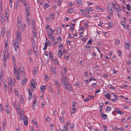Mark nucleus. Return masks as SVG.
<instances>
[{"mask_svg": "<svg viewBox=\"0 0 131 131\" xmlns=\"http://www.w3.org/2000/svg\"><path fill=\"white\" fill-rule=\"evenodd\" d=\"M16 67L14 66V73L15 75H19L20 72V69L17 70L16 69Z\"/></svg>", "mask_w": 131, "mask_h": 131, "instance_id": "nucleus-7", "label": "nucleus"}, {"mask_svg": "<svg viewBox=\"0 0 131 131\" xmlns=\"http://www.w3.org/2000/svg\"><path fill=\"white\" fill-rule=\"evenodd\" d=\"M62 49H60L58 53V56L59 57L61 58L62 55Z\"/></svg>", "mask_w": 131, "mask_h": 131, "instance_id": "nucleus-16", "label": "nucleus"}, {"mask_svg": "<svg viewBox=\"0 0 131 131\" xmlns=\"http://www.w3.org/2000/svg\"><path fill=\"white\" fill-rule=\"evenodd\" d=\"M57 31H59L60 32H59V33H60L61 32V29L60 27H59L58 28V29H57Z\"/></svg>", "mask_w": 131, "mask_h": 131, "instance_id": "nucleus-57", "label": "nucleus"}, {"mask_svg": "<svg viewBox=\"0 0 131 131\" xmlns=\"http://www.w3.org/2000/svg\"><path fill=\"white\" fill-rule=\"evenodd\" d=\"M113 23L111 22L109 23H108V27H112L113 25Z\"/></svg>", "mask_w": 131, "mask_h": 131, "instance_id": "nucleus-36", "label": "nucleus"}, {"mask_svg": "<svg viewBox=\"0 0 131 131\" xmlns=\"http://www.w3.org/2000/svg\"><path fill=\"white\" fill-rule=\"evenodd\" d=\"M49 6V5L48 4L45 3L44 5L45 7H47Z\"/></svg>", "mask_w": 131, "mask_h": 131, "instance_id": "nucleus-63", "label": "nucleus"}, {"mask_svg": "<svg viewBox=\"0 0 131 131\" xmlns=\"http://www.w3.org/2000/svg\"><path fill=\"white\" fill-rule=\"evenodd\" d=\"M68 91H71L72 90V88L71 85L69 84V83L68 84H66L65 85L63 86Z\"/></svg>", "mask_w": 131, "mask_h": 131, "instance_id": "nucleus-4", "label": "nucleus"}, {"mask_svg": "<svg viewBox=\"0 0 131 131\" xmlns=\"http://www.w3.org/2000/svg\"><path fill=\"white\" fill-rule=\"evenodd\" d=\"M46 86L41 85L40 87V89L42 92H43L45 90Z\"/></svg>", "mask_w": 131, "mask_h": 131, "instance_id": "nucleus-18", "label": "nucleus"}, {"mask_svg": "<svg viewBox=\"0 0 131 131\" xmlns=\"http://www.w3.org/2000/svg\"><path fill=\"white\" fill-rule=\"evenodd\" d=\"M5 32V29L3 27L2 28V34L3 36L4 35V33Z\"/></svg>", "mask_w": 131, "mask_h": 131, "instance_id": "nucleus-29", "label": "nucleus"}, {"mask_svg": "<svg viewBox=\"0 0 131 131\" xmlns=\"http://www.w3.org/2000/svg\"><path fill=\"white\" fill-rule=\"evenodd\" d=\"M66 67L64 66L63 67V70L62 72V78L67 77L66 74L67 73V71L66 69Z\"/></svg>", "mask_w": 131, "mask_h": 131, "instance_id": "nucleus-5", "label": "nucleus"}, {"mask_svg": "<svg viewBox=\"0 0 131 131\" xmlns=\"http://www.w3.org/2000/svg\"><path fill=\"white\" fill-rule=\"evenodd\" d=\"M111 110V107H107V109L106 110V112H107V111L108 112L110 111Z\"/></svg>", "mask_w": 131, "mask_h": 131, "instance_id": "nucleus-39", "label": "nucleus"}, {"mask_svg": "<svg viewBox=\"0 0 131 131\" xmlns=\"http://www.w3.org/2000/svg\"><path fill=\"white\" fill-rule=\"evenodd\" d=\"M28 93L29 94V100H30L32 98V92L30 91V90L29 89H28Z\"/></svg>", "mask_w": 131, "mask_h": 131, "instance_id": "nucleus-13", "label": "nucleus"}, {"mask_svg": "<svg viewBox=\"0 0 131 131\" xmlns=\"http://www.w3.org/2000/svg\"><path fill=\"white\" fill-rule=\"evenodd\" d=\"M9 108V106L8 105H7L5 108V110L6 113L8 114H9L10 113L9 111L8 110Z\"/></svg>", "mask_w": 131, "mask_h": 131, "instance_id": "nucleus-20", "label": "nucleus"}, {"mask_svg": "<svg viewBox=\"0 0 131 131\" xmlns=\"http://www.w3.org/2000/svg\"><path fill=\"white\" fill-rule=\"evenodd\" d=\"M115 111L117 112V113L118 114H123L124 113L122 111H121L118 108H115Z\"/></svg>", "mask_w": 131, "mask_h": 131, "instance_id": "nucleus-11", "label": "nucleus"}, {"mask_svg": "<svg viewBox=\"0 0 131 131\" xmlns=\"http://www.w3.org/2000/svg\"><path fill=\"white\" fill-rule=\"evenodd\" d=\"M37 31H33L32 34L33 37L34 38H36L37 37V35L36 34Z\"/></svg>", "mask_w": 131, "mask_h": 131, "instance_id": "nucleus-22", "label": "nucleus"}, {"mask_svg": "<svg viewBox=\"0 0 131 131\" xmlns=\"http://www.w3.org/2000/svg\"><path fill=\"white\" fill-rule=\"evenodd\" d=\"M85 11L86 12V13L88 14L89 13V8H86L85 9Z\"/></svg>", "mask_w": 131, "mask_h": 131, "instance_id": "nucleus-49", "label": "nucleus"}, {"mask_svg": "<svg viewBox=\"0 0 131 131\" xmlns=\"http://www.w3.org/2000/svg\"><path fill=\"white\" fill-rule=\"evenodd\" d=\"M126 7L128 11H130V5L129 4H127Z\"/></svg>", "mask_w": 131, "mask_h": 131, "instance_id": "nucleus-31", "label": "nucleus"}, {"mask_svg": "<svg viewBox=\"0 0 131 131\" xmlns=\"http://www.w3.org/2000/svg\"><path fill=\"white\" fill-rule=\"evenodd\" d=\"M33 71L34 72V75H36L37 72V70H36V69L35 68H34L33 69Z\"/></svg>", "mask_w": 131, "mask_h": 131, "instance_id": "nucleus-32", "label": "nucleus"}, {"mask_svg": "<svg viewBox=\"0 0 131 131\" xmlns=\"http://www.w3.org/2000/svg\"><path fill=\"white\" fill-rule=\"evenodd\" d=\"M32 121L33 122L34 124L36 127H38V125L36 122H34L32 120Z\"/></svg>", "mask_w": 131, "mask_h": 131, "instance_id": "nucleus-40", "label": "nucleus"}, {"mask_svg": "<svg viewBox=\"0 0 131 131\" xmlns=\"http://www.w3.org/2000/svg\"><path fill=\"white\" fill-rule=\"evenodd\" d=\"M31 39L32 46H35L36 43L35 42L34 39L32 38V37L31 38Z\"/></svg>", "mask_w": 131, "mask_h": 131, "instance_id": "nucleus-23", "label": "nucleus"}, {"mask_svg": "<svg viewBox=\"0 0 131 131\" xmlns=\"http://www.w3.org/2000/svg\"><path fill=\"white\" fill-rule=\"evenodd\" d=\"M92 80L96 81V79L95 78H90V79H89V82H90Z\"/></svg>", "mask_w": 131, "mask_h": 131, "instance_id": "nucleus-45", "label": "nucleus"}, {"mask_svg": "<svg viewBox=\"0 0 131 131\" xmlns=\"http://www.w3.org/2000/svg\"><path fill=\"white\" fill-rule=\"evenodd\" d=\"M51 39H52V40H51V41L52 42H54V37L52 36H51Z\"/></svg>", "mask_w": 131, "mask_h": 131, "instance_id": "nucleus-53", "label": "nucleus"}, {"mask_svg": "<svg viewBox=\"0 0 131 131\" xmlns=\"http://www.w3.org/2000/svg\"><path fill=\"white\" fill-rule=\"evenodd\" d=\"M93 40L92 39H90L87 43V45H91L93 41Z\"/></svg>", "mask_w": 131, "mask_h": 131, "instance_id": "nucleus-25", "label": "nucleus"}, {"mask_svg": "<svg viewBox=\"0 0 131 131\" xmlns=\"http://www.w3.org/2000/svg\"><path fill=\"white\" fill-rule=\"evenodd\" d=\"M100 89H98L96 91V92H95V94H96L98 93L99 92H100Z\"/></svg>", "mask_w": 131, "mask_h": 131, "instance_id": "nucleus-62", "label": "nucleus"}, {"mask_svg": "<svg viewBox=\"0 0 131 131\" xmlns=\"http://www.w3.org/2000/svg\"><path fill=\"white\" fill-rule=\"evenodd\" d=\"M19 114H20V117H19V118H20V120H22L23 119V117H23L22 115L21 114V112H20V113H19Z\"/></svg>", "mask_w": 131, "mask_h": 131, "instance_id": "nucleus-43", "label": "nucleus"}, {"mask_svg": "<svg viewBox=\"0 0 131 131\" xmlns=\"http://www.w3.org/2000/svg\"><path fill=\"white\" fill-rule=\"evenodd\" d=\"M69 127L71 129H73L74 127V125L73 124L71 126H70Z\"/></svg>", "mask_w": 131, "mask_h": 131, "instance_id": "nucleus-59", "label": "nucleus"}, {"mask_svg": "<svg viewBox=\"0 0 131 131\" xmlns=\"http://www.w3.org/2000/svg\"><path fill=\"white\" fill-rule=\"evenodd\" d=\"M70 124V122H68L66 123L64 127V129H65L64 131H67L68 130L67 127Z\"/></svg>", "mask_w": 131, "mask_h": 131, "instance_id": "nucleus-12", "label": "nucleus"}, {"mask_svg": "<svg viewBox=\"0 0 131 131\" xmlns=\"http://www.w3.org/2000/svg\"><path fill=\"white\" fill-rule=\"evenodd\" d=\"M24 99L23 97H22L20 99V103H21L22 104H23L24 103Z\"/></svg>", "mask_w": 131, "mask_h": 131, "instance_id": "nucleus-48", "label": "nucleus"}, {"mask_svg": "<svg viewBox=\"0 0 131 131\" xmlns=\"http://www.w3.org/2000/svg\"><path fill=\"white\" fill-rule=\"evenodd\" d=\"M74 11L73 9L71 8L67 10V12L69 13H73V12Z\"/></svg>", "mask_w": 131, "mask_h": 131, "instance_id": "nucleus-28", "label": "nucleus"}, {"mask_svg": "<svg viewBox=\"0 0 131 131\" xmlns=\"http://www.w3.org/2000/svg\"><path fill=\"white\" fill-rule=\"evenodd\" d=\"M21 33L19 31H18L16 34V38L18 40L20 41L21 40Z\"/></svg>", "mask_w": 131, "mask_h": 131, "instance_id": "nucleus-9", "label": "nucleus"}, {"mask_svg": "<svg viewBox=\"0 0 131 131\" xmlns=\"http://www.w3.org/2000/svg\"><path fill=\"white\" fill-rule=\"evenodd\" d=\"M85 47L86 49H87V50H89V49L90 47L86 45V46Z\"/></svg>", "mask_w": 131, "mask_h": 131, "instance_id": "nucleus-64", "label": "nucleus"}, {"mask_svg": "<svg viewBox=\"0 0 131 131\" xmlns=\"http://www.w3.org/2000/svg\"><path fill=\"white\" fill-rule=\"evenodd\" d=\"M5 11V17L7 18V19H8V16L9 11L8 8H7L6 9Z\"/></svg>", "mask_w": 131, "mask_h": 131, "instance_id": "nucleus-17", "label": "nucleus"}, {"mask_svg": "<svg viewBox=\"0 0 131 131\" xmlns=\"http://www.w3.org/2000/svg\"><path fill=\"white\" fill-rule=\"evenodd\" d=\"M8 39H7L5 41V46H7V45H8Z\"/></svg>", "mask_w": 131, "mask_h": 131, "instance_id": "nucleus-47", "label": "nucleus"}, {"mask_svg": "<svg viewBox=\"0 0 131 131\" xmlns=\"http://www.w3.org/2000/svg\"><path fill=\"white\" fill-rule=\"evenodd\" d=\"M12 58L13 59V62H15V61L16 60L14 56H12Z\"/></svg>", "mask_w": 131, "mask_h": 131, "instance_id": "nucleus-60", "label": "nucleus"}, {"mask_svg": "<svg viewBox=\"0 0 131 131\" xmlns=\"http://www.w3.org/2000/svg\"><path fill=\"white\" fill-rule=\"evenodd\" d=\"M102 118H103L104 119H106L107 118V115L106 114H103L102 117Z\"/></svg>", "mask_w": 131, "mask_h": 131, "instance_id": "nucleus-41", "label": "nucleus"}, {"mask_svg": "<svg viewBox=\"0 0 131 131\" xmlns=\"http://www.w3.org/2000/svg\"><path fill=\"white\" fill-rule=\"evenodd\" d=\"M52 73L55 74H56V67H55L53 66H51V67Z\"/></svg>", "mask_w": 131, "mask_h": 131, "instance_id": "nucleus-14", "label": "nucleus"}, {"mask_svg": "<svg viewBox=\"0 0 131 131\" xmlns=\"http://www.w3.org/2000/svg\"><path fill=\"white\" fill-rule=\"evenodd\" d=\"M116 10L117 11V13L118 12V11H120L121 10V7L119 6H118Z\"/></svg>", "mask_w": 131, "mask_h": 131, "instance_id": "nucleus-44", "label": "nucleus"}, {"mask_svg": "<svg viewBox=\"0 0 131 131\" xmlns=\"http://www.w3.org/2000/svg\"><path fill=\"white\" fill-rule=\"evenodd\" d=\"M22 2L24 4V5L26 6V5H27L28 4H26L25 0H22Z\"/></svg>", "mask_w": 131, "mask_h": 131, "instance_id": "nucleus-46", "label": "nucleus"}, {"mask_svg": "<svg viewBox=\"0 0 131 131\" xmlns=\"http://www.w3.org/2000/svg\"><path fill=\"white\" fill-rule=\"evenodd\" d=\"M54 14H51L50 15V17L52 19H53L54 18Z\"/></svg>", "mask_w": 131, "mask_h": 131, "instance_id": "nucleus-52", "label": "nucleus"}, {"mask_svg": "<svg viewBox=\"0 0 131 131\" xmlns=\"http://www.w3.org/2000/svg\"><path fill=\"white\" fill-rule=\"evenodd\" d=\"M33 47V51L36 55H37V52L38 51L37 47L35 46Z\"/></svg>", "mask_w": 131, "mask_h": 131, "instance_id": "nucleus-15", "label": "nucleus"}, {"mask_svg": "<svg viewBox=\"0 0 131 131\" xmlns=\"http://www.w3.org/2000/svg\"><path fill=\"white\" fill-rule=\"evenodd\" d=\"M54 64L56 65H57L58 64V60L57 59V58H56L55 59H54Z\"/></svg>", "mask_w": 131, "mask_h": 131, "instance_id": "nucleus-34", "label": "nucleus"}, {"mask_svg": "<svg viewBox=\"0 0 131 131\" xmlns=\"http://www.w3.org/2000/svg\"><path fill=\"white\" fill-rule=\"evenodd\" d=\"M17 75V76L16 77V78L17 79L19 80L20 78V75Z\"/></svg>", "mask_w": 131, "mask_h": 131, "instance_id": "nucleus-56", "label": "nucleus"}, {"mask_svg": "<svg viewBox=\"0 0 131 131\" xmlns=\"http://www.w3.org/2000/svg\"><path fill=\"white\" fill-rule=\"evenodd\" d=\"M121 25L123 26L124 28V29H125V27L126 26V25L125 24V22H124V21H122L121 22Z\"/></svg>", "mask_w": 131, "mask_h": 131, "instance_id": "nucleus-33", "label": "nucleus"}, {"mask_svg": "<svg viewBox=\"0 0 131 131\" xmlns=\"http://www.w3.org/2000/svg\"><path fill=\"white\" fill-rule=\"evenodd\" d=\"M59 119L61 120V122L63 123L64 121V120L63 119V116H60L59 117Z\"/></svg>", "mask_w": 131, "mask_h": 131, "instance_id": "nucleus-35", "label": "nucleus"}, {"mask_svg": "<svg viewBox=\"0 0 131 131\" xmlns=\"http://www.w3.org/2000/svg\"><path fill=\"white\" fill-rule=\"evenodd\" d=\"M61 80L62 84L63 86L69 83L67 77L61 78Z\"/></svg>", "mask_w": 131, "mask_h": 131, "instance_id": "nucleus-1", "label": "nucleus"}, {"mask_svg": "<svg viewBox=\"0 0 131 131\" xmlns=\"http://www.w3.org/2000/svg\"><path fill=\"white\" fill-rule=\"evenodd\" d=\"M47 44L46 42L45 43V46L44 48H43V50H46L47 49Z\"/></svg>", "mask_w": 131, "mask_h": 131, "instance_id": "nucleus-42", "label": "nucleus"}, {"mask_svg": "<svg viewBox=\"0 0 131 131\" xmlns=\"http://www.w3.org/2000/svg\"><path fill=\"white\" fill-rule=\"evenodd\" d=\"M13 45L15 51L16 52L17 49L19 48L18 42V41L13 42Z\"/></svg>", "mask_w": 131, "mask_h": 131, "instance_id": "nucleus-3", "label": "nucleus"}, {"mask_svg": "<svg viewBox=\"0 0 131 131\" xmlns=\"http://www.w3.org/2000/svg\"><path fill=\"white\" fill-rule=\"evenodd\" d=\"M115 43L116 44H118L119 43V41L117 39H116Z\"/></svg>", "mask_w": 131, "mask_h": 131, "instance_id": "nucleus-54", "label": "nucleus"}, {"mask_svg": "<svg viewBox=\"0 0 131 131\" xmlns=\"http://www.w3.org/2000/svg\"><path fill=\"white\" fill-rule=\"evenodd\" d=\"M30 7V6L29 4H28L27 5H26V6H25V13L27 16H29L30 14V12L29 11Z\"/></svg>", "mask_w": 131, "mask_h": 131, "instance_id": "nucleus-2", "label": "nucleus"}, {"mask_svg": "<svg viewBox=\"0 0 131 131\" xmlns=\"http://www.w3.org/2000/svg\"><path fill=\"white\" fill-rule=\"evenodd\" d=\"M55 84L56 86H57V87H59V88H60V85L58 82L57 80H56L55 81Z\"/></svg>", "mask_w": 131, "mask_h": 131, "instance_id": "nucleus-21", "label": "nucleus"}, {"mask_svg": "<svg viewBox=\"0 0 131 131\" xmlns=\"http://www.w3.org/2000/svg\"><path fill=\"white\" fill-rule=\"evenodd\" d=\"M23 119L24 124L26 126H27L28 125V123L27 117L26 116H25V117H23Z\"/></svg>", "mask_w": 131, "mask_h": 131, "instance_id": "nucleus-10", "label": "nucleus"}, {"mask_svg": "<svg viewBox=\"0 0 131 131\" xmlns=\"http://www.w3.org/2000/svg\"><path fill=\"white\" fill-rule=\"evenodd\" d=\"M77 4H79L81 3V0H77Z\"/></svg>", "mask_w": 131, "mask_h": 131, "instance_id": "nucleus-51", "label": "nucleus"}, {"mask_svg": "<svg viewBox=\"0 0 131 131\" xmlns=\"http://www.w3.org/2000/svg\"><path fill=\"white\" fill-rule=\"evenodd\" d=\"M27 79L25 78L24 79H23L22 81V83L23 85H24L26 83V81L27 80Z\"/></svg>", "mask_w": 131, "mask_h": 131, "instance_id": "nucleus-27", "label": "nucleus"}, {"mask_svg": "<svg viewBox=\"0 0 131 131\" xmlns=\"http://www.w3.org/2000/svg\"><path fill=\"white\" fill-rule=\"evenodd\" d=\"M36 85V82L35 80L32 79V81L31 82V84L30 85L31 87H32V88L35 87V85Z\"/></svg>", "mask_w": 131, "mask_h": 131, "instance_id": "nucleus-8", "label": "nucleus"}, {"mask_svg": "<svg viewBox=\"0 0 131 131\" xmlns=\"http://www.w3.org/2000/svg\"><path fill=\"white\" fill-rule=\"evenodd\" d=\"M9 84L11 85V83H14V80L11 79V80H10L9 82Z\"/></svg>", "mask_w": 131, "mask_h": 131, "instance_id": "nucleus-38", "label": "nucleus"}, {"mask_svg": "<svg viewBox=\"0 0 131 131\" xmlns=\"http://www.w3.org/2000/svg\"><path fill=\"white\" fill-rule=\"evenodd\" d=\"M26 19L27 22L30 21V20H29V16H27Z\"/></svg>", "mask_w": 131, "mask_h": 131, "instance_id": "nucleus-58", "label": "nucleus"}, {"mask_svg": "<svg viewBox=\"0 0 131 131\" xmlns=\"http://www.w3.org/2000/svg\"><path fill=\"white\" fill-rule=\"evenodd\" d=\"M104 104L103 103H100L99 104V107L100 108H102L104 106Z\"/></svg>", "mask_w": 131, "mask_h": 131, "instance_id": "nucleus-37", "label": "nucleus"}, {"mask_svg": "<svg viewBox=\"0 0 131 131\" xmlns=\"http://www.w3.org/2000/svg\"><path fill=\"white\" fill-rule=\"evenodd\" d=\"M49 57L50 58H51V59L52 60H53V55L51 51H50L49 52Z\"/></svg>", "mask_w": 131, "mask_h": 131, "instance_id": "nucleus-24", "label": "nucleus"}, {"mask_svg": "<svg viewBox=\"0 0 131 131\" xmlns=\"http://www.w3.org/2000/svg\"><path fill=\"white\" fill-rule=\"evenodd\" d=\"M104 96L108 99H111L110 95L109 94H105L104 95Z\"/></svg>", "mask_w": 131, "mask_h": 131, "instance_id": "nucleus-26", "label": "nucleus"}, {"mask_svg": "<svg viewBox=\"0 0 131 131\" xmlns=\"http://www.w3.org/2000/svg\"><path fill=\"white\" fill-rule=\"evenodd\" d=\"M108 86L110 89H113V90H114V89L113 87H112L111 85H110Z\"/></svg>", "mask_w": 131, "mask_h": 131, "instance_id": "nucleus-61", "label": "nucleus"}, {"mask_svg": "<svg viewBox=\"0 0 131 131\" xmlns=\"http://www.w3.org/2000/svg\"><path fill=\"white\" fill-rule=\"evenodd\" d=\"M118 100V97H117L116 98H115V99H112L111 100L112 101H113L116 102V101Z\"/></svg>", "mask_w": 131, "mask_h": 131, "instance_id": "nucleus-50", "label": "nucleus"}, {"mask_svg": "<svg viewBox=\"0 0 131 131\" xmlns=\"http://www.w3.org/2000/svg\"><path fill=\"white\" fill-rule=\"evenodd\" d=\"M16 108L18 111H20V105L19 104L17 103L16 105Z\"/></svg>", "mask_w": 131, "mask_h": 131, "instance_id": "nucleus-30", "label": "nucleus"}, {"mask_svg": "<svg viewBox=\"0 0 131 131\" xmlns=\"http://www.w3.org/2000/svg\"><path fill=\"white\" fill-rule=\"evenodd\" d=\"M117 52H118V53H117L118 54V56H121L122 54L121 52V51H120L119 50H118Z\"/></svg>", "mask_w": 131, "mask_h": 131, "instance_id": "nucleus-55", "label": "nucleus"}, {"mask_svg": "<svg viewBox=\"0 0 131 131\" xmlns=\"http://www.w3.org/2000/svg\"><path fill=\"white\" fill-rule=\"evenodd\" d=\"M6 53V52H5V53L4 52H3V57L4 58L3 60L5 62H6L7 61V59H6V58H7V56H6V55L5 54V53Z\"/></svg>", "mask_w": 131, "mask_h": 131, "instance_id": "nucleus-19", "label": "nucleus"}, {"mask_svg": "<svg viewBox=\"0 0 131 131\" xmlns=\"http://www.w3.org/2000/svg\"><path fill=\"white\" fill-rule=\"evenodd\" d=\"M20 70L21 76L23 78L24 77L25 75L24 71V68L23 67L20 68Z\"/></svg>", "mask_w": 131, "mask_h": 131, "instance_id": "nucleus-6", "label": "nucleus"}]
</instances>
